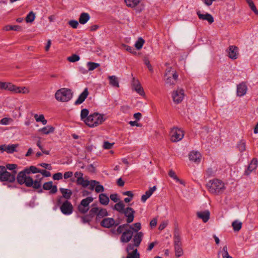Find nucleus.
<instances>
[{
  "instance_id": "obj_58",
  "label": "nucleus",
  "mask_w": 258,
  "mask_h": 258,
  "mask_svg": "<svg viewBox=\"0 0 258 258\" xmlns=\"http://www.w3.org/2000/svg\"><path fill=\"white\" fill-rule=\"evenodd\" d=\"M39 173H41L43 178L44 177H49L51 175L50 172L45 170H40Z\"/></svg>"
},
{
  "instance_id": "obj_52",
  "label": "nucleus",
  "mask_w": 258,
  "mask_h": 258,
  "mask_svg": "<svg viewBox=\"0 0 258 258\" xmlns=\"http://www.w3.org/2000/svg\"><path fill=\"white\" fill-rule=\"evenodd\" d=\"M114 145V143H111L108 141H105L103 143V147L105 149H111Z\"/></svg>"
},
{
  "instance_id": "obj_31",
  "label": "nucleus",
  "mask_w": 258,
  "mask_h": 258,
  "mask_svg": "<svg viewBox=\"0 0 258 258\" xmlns=\"http://www.w3.org/2000/svg\"><path fill=\"white\" fill-rule=\"evenodd\" d=\"M59 190L62 195V197L67 200L71 198L72 192L70 189L64 188H60Z\"/></svg>"
},
{
  "instance_id": "obj_6",
  "label": "nucleus",
  "mask_w": 258,
  "mask_h": 258,
  "mask_svg": "<svg viewBox=\"0 0 258 258\" xmlns=\"http://www.w3.org/2000/svg\"><path fill=\"white\" fill-rule=\"evenodd\" d=\"M165 77L166 85L172 86L175 84L178 76L176 71L170 68L167 70Z\"/></svg>"
},
{
  "instance_id": "obj_64",
  "label": "nucleus",
  "mask_w": 258,
  "mask_h": 258,
  "mask_svg": "<svg viewBox=\"0 0 258 258\" xmlns=\"http://www.w3.org/2000/svg\"><path fill=\"white\" fill-rule=\"evenodd\" d=\"M40 165L41 167L45 168L46 169H47L48 170H51L52 169V167H51V166L50 164H48L45 163H41L40 164Z\"/></svg>"
},
{
  "instance_id": "obj_21",
  "label": "nucleus",
  "mask_w": 258,
  "mask_h": 258,
  "mask_svg": "<svg viewBox=\"0 0 258 258\" xmlns=\"http://www.w3.org/2000/svg\"><path fill=\"white\" fill-rule=\"evenodd\" d=\"M247 88L244 83H241L237 86V95L238 96H244L247 92Z\"/></svg>"
},
{
  "instance_id": "obj_35",
  "label": "nucleus",
  "mask_w": 258,
  "mask_h": 258,
  "mask_svg": "<svg viewBox=\"0 0 258 258\" xmlns=\"http://www.w3.org/2000/svg\"><path fill=\"white\" fill-rule=\"evenodd\" d=\"M232 227L234 231H239L242 227V223L237 220H234L232 223Z\"/></svg>"
},
{
  "instance_id": "obj_4",
  "label": "nucleus",
  "mask_w": 258,
  "mask_h": 258,
  "mask_svg": "<svg viewBox=\"0 0 258 258\" xmlns=\"http://www.w3.org/2000/svg\"><path fill=\"white\" fill-rule=\"evenodd\" d=\"M104 120L103 115L94 113L89 115L85 120V124L90 127H94L101 124Z\"/></svg>"
},
{
  "instance_id": "obj_10",
  "label": "nucleus",
  "mask_w": 258,
  "mask_h": 258,
  "mask_svg": "<svg viewBox=\"0 0 258 258\" xmlns=\"http://www.w3.org/2000/svg\"><path fill=\"white\" fill-rule=\"evenodd\" d=\"M60 210L63 214L70 215L73 213V207L70 202L66 200L60 206Z\"/></svg>"
},
{
  "instance_id": "obj_37",
  "label": "nucleus",
  "mask_w": 258,
  "mask_h": 258,
  "mask_svg": "<svg viewBox=\"0 0 258 258\" xmlns=\"http://www.w3.org/2000/svg\"><path fill=\"white\" fill-rule=\"evenodd\" d=\"M127 7L134 8L137 6L140 2V0H124Z\"/></svg>"
},
{
  "instance_id": "obj_50",
  "label": "nucleus",
  "mask_w": 258,
  "mask_h": 258,
  "mask_svg": "<svg viewBox=\"0 0 258 258\" xmlns=\"http://www.w3.org/2000/svg\"><path fill=\"white\" fill-rule=\"evenodd\" d=\"M122 47L125 49L127 51L130 52L131 53H136V51H135L134 49L128 45H125V44H122Z\"/></svg>"
},
{
  "instance_id": "obj_60",
  "label": "nucleus",
  "mask_w": 258,
  "mask_h": 258,
  "mask_svg": "<svg viewBox=\"0 0 258 258\" xmlns=\"http://www.w3.org/2000/svg\"><path fill=\"white\" fill-rule=\"evenodd\" d=\"M169 175L175 180H178V177L176 176L175 173L173 170H170L169 172Z\"/></svg>"
},
{
  "instance_id": "obj_34",
  "label": "nucleus",
  "mask_w": 258,
  "mask_h": 258,
  "mask_svg": "<svg viewBox=\"0 0 258 258\" xmlns=\"http://www.w3.org/2000/svg\"><path fill=\"white\" fill-rule=\"evenodd\" d=\"M127 224H124L119 226L116 230H114L113 231V233L115 234L118 235L120 234H122V232L126 229L127 227Z\"/></svg>"
},
{
  "instance_id": "obj_47",
  "label": "nucleus",
  "mask_w": 258,
  "mask_h": 258,
  "mask_svg": "<svg viewBox=\"0 0 258 258\" xmlns=\"http://www.w3.org/2000/svg\"><path fill=\"white\" fill-rule=\"evenodd\" d=\"M13 121L12 118L10 117H5L0 120V124L8 125Z\"/></svg>"
},
{
  "instance_id": "obj_36",
  "label": "nucleus",
  "mask_w": 258,
  "mask_h": 258,
  "mask_svg": "<svg viewBox=\"0 0 258 258\" xmlns=\"http://www.w3.org/2000/svg\"><path fill=\"white\" fill-rule=\"evenodd\" d=\"M18 146L17 144L6 145V152L8 153H13L16 151Z\"/></svg>"
},
{
  "instance_id": "obj_30",
  "label": "nucleus",
  "mask_w": 258,
  "mask_h": 258,
  "mask_svg": "<svg viewBox=\"0 0 258 258\" xmlns=\"http://www.w3.org/2000/svg\"><path fill=\"white\" fill-rule=\"evenodd\" d=\"M125 206L122 202H119L118 203L115 204L113 209L117 211L119 213L123 214L124 212L125 208H124Z\"/></svg>"
},
{
  "instance_id": "obj_2",
  "label": "nucleus",
  "mask_w": 258,
  "mask_h": 258,
  "mask_svg": "<svg viewBox=\"0 0 258 258\" xmlns=\"http://www.w3.org/2000/svg\"><path fill=\"white\" fill-rule=\"evenodd\" d=\"M207 187L210 192L214 195L223 193L225 189L224 183L221 180L214 179L207 183Z\"/></svg>"
},
{
  "instance_id": "obj_11",
  "label": "nucleus",
  "mask_w": 258,
  "mask_h": 258,
  "mask_svg": "<svg viewBox=\"0 0 258 258\" xmlns=\"http://www.w3.org/2000/svg\"><path fill=\"white\" fill-rule=\"evenodd\" d=\"M135 244H128L126 247L127 256L126 258H140V253L138 249L135 248Z\"/></svg>"
},
{
  "instance_id": "obj_53",
  "label": "nucleus",
  "mask_w": 258,
  "mask_h": 258,
  "mask_svg": "<svg viewBox=\"0 0 258 258\" xmlns=\"http://www.w3.org/2000/svg\"><path fill=\"white\" fill-rule=\"evenodd\" d=\"M89 182H90V183L89 185H90L89 188L91 190H93L95 188L97 183H99L98 181H97L96 180H90V181H89Z\"/></svg>"
},
{
  "instance_id": "obj_40",
  "label": "nucleus",
  "mask_w": 258,
  "mask_h": 258,
  "mask_svg": "<svg viewBox=\"0 0 258 258\" xmlns=\"http://www.w3.org/2000/svg\"><path fill=\"white\" fill-rule=\"evenodd\" d=\"M77 183L78 184L81 185L84 187H86L89 185L90 182L88 180H85L83 177L82 178L77 179Z\"/></svg>"
},
{
  "instance_id": "obj_48",
  "label": "nucleus",
  "mask_w": 258,
  "mask_h": 258,
  "mask_svg": "<svg viewBox=\"0 0 258 258\" xmlns=\"http://www.w3.org/2000/svg\"><path fill=\"white\" fill-rule=\"evenodd\" d=\"M130 228L133 231L138 232L141 229V224L139 222L136 223L130 226Z\"/></svg>"
},
{
  "instance_id": "obj_51",
  "label": "nucleus",
  "mask_w": 258,
  "mask_h": 258,
  "mask_svg": "<svg viewBox=\"0 0 258 258\" xmlns=\"http://www.w3.org/2000/svg\"><path fill=\"white\" fill-rule=\"evenodd\" d=\"M69 24L73 28L76 29L79 25V22L77 20H72L69 22Z\"/></svg>"
},
{
  "instance_id": "obj_3",
  "label": "nucleus",
  "mask_w": 258,
  "mask_h": 258,
  "mask_svg": "<svg viewBox=\"0 0 258 258\" xmlns=\"http://www.w3.org/2000/svg\"><path fill=\"white\" fill-rule=\"evenodd\" d=\"M0 89L8 90L14 93L28 94L30 92L29 89L27 87H18L10 82L1 81Z\"/></svg>"
},
{
  "instance_id": "obj_32",
  "label": "nucleus",
  "mask_w": 258,
  "mask_h": 258,
  "mask_svg": "<svg viewBox=\"0 0 258 258\" xmlns=\"http://www.w3.org/2000/svg\"><path fill=\"white\" fill-rule=\"evenodd\" d=\"M109 80V84L113 87H119V83L117 78L115 76H109L108 77Z\"/></svg>"
},
{
  "instance_id": "obj_62",
  "label": "nucleus",
  "mask_w": 258,
  "mask_h": 258,
  "mask_svg": "<svg viewBox=\"0 0 258 258\" xmlns=\"http://www.w3.org/2000/svg\"><path fill=\"white\" fill-rule=\"evenodd\" d=\"M144 62H145V64L147 66V67H148V69L149 70V71L152 72L153 71V68H152L151 64H150L149 59H145Z\"/></svg>"
},
{
  "instance_id": "obj_49",
  "label": "nucleus",
  "mask_w": 258,
  "mask_h": 258,
  "mask_svg": "<svg viewBox=\"0 0 258 258\" xmlns=\"http://www.w3.org/2000/svg\"><path fill=\"white\" fill-rule=\"evenodd\" d=\"M80 59V57L78 55H77V54H73L72 55L69 56L68 57V60L70 61V62H76V61H77L78 60H79Z\"/></svg>"
},
{
  "instance_id": "obj_7",
  "label": "nucleus",
  "mask_w": 258,
  "mask_h": 258,
  "mask_svg": "<svg viewBox=\"0 0 258 258\" xmlns=\"http://www.w3.org/2000/svg\"><path fill=\"white\" fill-rule=\"evenodd\" d=\"M174 247L176 256L177 257L181 256L183 254V251L182 248L181 237L177 232L174 235Z\"/></svg>"
},
{
  "instance_id": "obj_20",
  "label": "nucleus",
  "mask_w": 258,
  "mask_h": 258,
  "mask_svg": "<svg viewBox=\"0 0 258 258\" xmlns=\"http://www.w3.org/2000/svg\"><path fill=\"white\" fill-rule=\"evenodd\" d=\"M101 225L105 228H110L115 224V220L112 218H105L100 223Z\"/></svg>"
},
{
  "instance_id": "obj_33",
  "label": "nucleus",
  "mask_w": 258,
  "mask_h": 258,
  "mask_svg": "<svg viewBox=\"0 0 258 258\" xmlns=\"http://www.w3.org/2000/svg\"><path fill=\"white\" fill-rule=\"evenodd\" d=\"M99 200L101 204L107 205L109 202V198L104 194H101L99 196Z\"/></svg>"
},
{
  "instance_id": "obj_56",
  "label": "nucleus",
  "mask_w": 258,
  "mask_h": 258,
  "mask_svg": "<svg viewBox=\"0 0 258 258\" xmlns=\"http://www.w3.org/2000/svg\"><path fill=\"white\" fill-rule=\"evenodd\" d=\"M62 178V174L60 172H57L56 173H55L53 175V179L54 180H60Z\"/></svg>"
},
{
  "instance_id": "obj_42",
  "label": "nucleus",
  "mask_w": 258,
  "mask_h": 258,
  "mask_svg": "<svg viewBox=\"0 0 258 258\" xmlns=\"http://www.w3.org/2000/svg\"><path fill=\"white\" fill-rule=\"evenodd\" d=\"M144 43L145 40L142 38L140 37L136 42L135 44V46L137 49L140 50L142 48Z\"/></svg>"
},
{
  "instance_id": "obj_61",
  "label": "nucleus",
  "mask_w": 258,
  "mask_h": 258,
  "mask_svg": "<svg viewBox=\"0 0 258 258\" xmlns=\"http://www.w3.org/2000/svg\"><path fill=\"white\" fill-rule=\"evenodd\" d=\"M110 199L115 203L117 202L119 200L118 198V195L117 194H111L110 196Z\"/></svg>"
},
{
  "instance_id": "obj_28",
  "label": "nucleus",
  "mask_w": 258,
  "mask_h": 258,
  "mask_svg": "<svg viewBox=\"0 0 258 258\" xmlns=\"http://www.w3.org/2000/svg\"><path fill=\"white\" fill-rule=\"evenodd\" d=\"M156 189V186H154L152 187H151L148 190H147L145 194L143 195L142 196L141 200L143 202L145 203L147 200L149 198L151 195L153 194L154 191Z\"/></svg>"
},
{
  "instance_id": "obj_8",
  "label": "nucleus",
  "mask_w": 258,
  "mask_h": 258,
  "mask_svg": "<svg viewBox=\"0 0 258 258\" xmlns=\"http://www.w3.org/2000/svg\"><path fill=\"white\" fill-rule=\"evenodd\" d=\"M93 201V198L91 197H87L83 199L80 204L78 206L79 212L82 214L87 213L90 208L89 205Z\"/></svg>"
},
{
  "instance_id": "obj_57",
  "label": "nucleus",
  "mask_w": 258,
  "mask_h": 258,
  "mask_svg": "<svg viewBox=\"0 0 258 258\" xmlns=\"http://www.w3.org/2000/svg\"><path fill=\"white\" fill-rule=\"evenodd\" d=\"M34 116L37 122H41L45 118L43 114L38 115L35 114Z\"/></svg>"
},
{
  "instance_id": "obj_26",
  "label": "nucleus",
  "mask_w": 258,
  "mask_h": 258,
  "mask_svg": "<svg viewBox=\"0 0 258 258\" xmlns=\"http://www.w3.org/2000/svg\"><path fill=\"white\" fill-rule=\"evenodd\" d=\"M143 237V233L142 232H137L134 236L133 241L136 247L140 245Z\"/></svg>"
},
{
  "instance_id": "obj_27",
  "label": "nucleus",
  "mask_w": 258,
  "mask_h": 258,
  "mask_svg": "<svg viewBox=\"0 0 258 258\" xmlns=\"http://www.w3.org/2000/svg\"><path fill=\"white\" fill-rule=\"evenodd\" d=\"M55 131V128L51 125H47L44 126L41 128L39 129L38 131L39 132L42 133L44 135H49L50 134H52L54 133Z\"/></svg>"
},
{
  "instance_id": "obj_45",
  "label": "nucleus",
  "mask_w": 258,
  "mask_h": 258,
  "mask_svg": "<svg viewBox=\"0 0 258 258\" xmlns=\"http://www.w3.org/2000/svg\"><path fill=\"white\" fill-rule=\"evenodd\" d=\"M89 111L87 109H83L81 111V119L85 123V120L89 116Z\"/></svg>"
},
{
  "instance_id": "obj_13",
  "label": "nucleus",
  "mask_w": 258,
  "mask_h": 258,
  "mask_svg": "<svg viewBox=\"0 0 258 258\" xmlns=\"http://www.w3.org/2000/svg\"><path fill=\"white\" fill-rule=\"evenodd\" d=\"M133 236V231L130 229H126L122 232V234L121 235L120 240L122 243H127L132 238Z\"/></svg>"
},
{
  "instance_id": "obj_1",
  "label": "nucleus",
  "mask_w": 258,
  "mask_h": 258,
  "mask_svg": "<svg viewBox=\"0 0 258 258\" xmlns=\"http://www.w3.org/2000/svg\"><path fill=\"white\" fill-rule=\"evenodd\" d=\"M29 175V174L25 171V169L20 172L17 177L18 182L21 185L25 184L27 187L39 189L41 186V183L38 180L34 181Z\"/></svg>"
},
{
  "instance_id": "obj_12",
  "label": "nucleus",
  "mask_w": 258,
  "mask_h": 258,
  "mask_svg": "<svg viewBox=\"0 0 258 258\" xmlns=\"http://www.w3.org/2000/svg\"><path fill=\"white\" fill-rule=\"evenodd\" d=\"M16 174V171H14L12 173H11L7 171H6L5 172L1 177H0V181H7L8 182H13L15 181L16 178L15 175Z\"/></svg>"
},
{
  "instance_id": "obj_22",
  "label": "nucleus",
  "mask_w": 258,
  "mask_h": 258,
  "mask_svg": "<svg viewBox=\"0 0 258 258\" xmlns=\"http://www.w3.org/2000/svg\"><path fill=\"white\" fill-rule=\"evenodd\" d=\"M210 212L208 210L200 211L197 213L198 217L203 220L204 223L207 222L210 218Z\"/></svg>"
},
{
  "instance_id": "obj_15",
  "label": "nucleus",
  "mask_w": 258,
  "mask_h": 258,
  "mask_svg": "<svg viewBox=\"0 0 258 258\" xmlns=\"http://www.w3.org/2000/svg\"><path fill=\"white\" fill-rule=\"evenodd\" d=\"M184 96L183 90L182 89H178L174 91L172 93V98L174 102L176 103L181 102Z\"/></svg>"
},
{
  "instance_id": "obj_38",
  "label": "nucleus",
  "mask_w": 258,
  "mask_h": 258,
  "mask_svg": "<svg viewBox=\"0 0 258 258\" xmlns=\"http://www.w3.org/2000/svg\"><path fill=\"white\" fill-rule=\"evenodd\" d=\"M21 29V27L18 25H6L4 27L3 30L7 31L10 30L20 31Z\"/></svg>"
},
{
  "instance_id": "obj_59",
  "label": "nucleus",
  "mask_w": 258,
  "mask_h": 258,
  "mask_svg": "<svg viewBox=\"0 0 258 258\" xmlns=\"http://www.w3.org/2000/svg\"><path fill=\"white\" fill-rule=\"evenodd\" d=\"M6 167L10 170L15 171L14 170L17 167V165L15 164H8Z\"/></svg>"
},
{
  "instance_id": "obj_16",
  "label": "nucleus",
  "mask_w": 258,
  "mask_h": 258,
  "mask_svg": "<svg viewBox=\"0 0 258 258\" xmlns=\"http://www.w3.org/2000/svg\"><path fill=\"white\" fill-rule=\"evenodd\" d=\"M132 86L134 89L140 95L143 96L145 95V92L143 87L138 79L135 78H133L132 82Z\"/></svg>"
},
{
  "instance_id": "obj_5",
  "label": "nucleus",
  "mask_w": 258,
  "mask_h": 258,
  "mask_svg": "<svg viewBox=\"0 0 258 258\" xmlns=\"http://www.w3.org/2000/svg\"><path fill=\"white\" fill-rule=\"evenodd\" d=\"M72 93L69 89L61 88L57 90L55 94V99L60 102H67L71 99Z\"/></svg>"
},
{
  "instance_id": "obj_14",
  "label": "nucleus",
  "mask_w": 258,
  "mask_h": 258,
  "mask_svg": "<svg viewBox=\"0 0 258 258\" xmlns=\"http://www.w3.org/2000/svg\"><path fill=\"white\" fill-rule=\"evenodd\" d=\"M135 211L133 210V208L130 207L125 208V210L123 214L126 218V221L127 223H131L134 221L135 218Z\"/></svg>"
},
{
  "instance_id": "obj_63",
  "label": "nucleus",
  "mask_w": 258,
  "mask_h": 258,
  "mask_svg": "<svg viewBox=\"0 0 258 258\" xmlns=\"http://www.w3.org/2000/svg\"><path fill=\"white\" fill-rule=\"evenodd\" d=\"M73 175V173L72 171L66 172L64 173L63 177L64 179H68L71 177Z\"/></svg>"
},
{
  "instance_id": "obj_24",
  "label": "nucleus",
  "mask_w": 258,
  "mask_h": 258,
  "mask_svg": "<svg viewBox=\"0 0 258 258\" xmlns=\"http://www.w3.org/2000/svg\"><path fill=\"white\" fill-rule=\"evenodd\" d=\"M197 15L199 18V19L207 21L209 23L212 24L214 22V18L213 16L208 13H206L205 14H202L201 13L200 11L197 12Z\"/></svg>"
},
{
  "instance_id": "obj_29",
  "label": "nucleus",
  "mask_w": 258,
  "mask_h": 258,
  "mask_svg": "<svg viewBox=\"0 0 258 258\" xmlns=\"http://www.w3.org/2000/svg\"><path fill=\"white\" fill-rule=\"evenodd\" d=\"M90 18V17L88 13H82L79 17V22L82 25L85 24L89 20Z\"/></svg>"
},
{
  "instance_id": "obj_19",
  "label": "nucleus",
  "mask_w": 258,
  "mask_h": 258,
  "mask_svg": "<svg viewBox=\"0 0 258 258\" xmlns=\"http://www.w3.org/2000/svg\"><path fill=\"white\" fill-rule=\"evenodd\" d=\"M43 188L45 190H50V193L55 194L57 191V188L56 185H53L52 181L45 182L43 185Z\"/></svg>"
},
{
  "instance_id": "obj_55",
  "label": "nucleus",
  "mask_w": 258,
  "mask_h": 258,
  "mask_svg": "<svg viewBox=\"0 0 258 258\" xmlns=\"http://www.w3.org/2000/svg\"><path fill=\"white\" fill-rule=\"evenodd\" d=\"M206 175L207 177H210L214 175V171L212 168H208L206 171Z\"/></svg>"
},
{
  "instance_id": "obj_18",
  "label": "nucleus",
  "mask_w": 258,
  "mask_h": 258,
  "mask_svg": "<svg viewBox=\"0 0 258 258\" xmlns=\"http://www.w3.org/2000/svg\"><path fill=\"white\" fill-rule=\"evenodd\" d=\"M238 48L235 46L231 45L228 47L227 53L229 58L232 59H235L238 56Z\"/></svg>"
},
{
  "instance_id": "obj_25",
  "label": "nucleus",
  "mask_w": 258,
  "mask_h": 258,
  "mask_svg": "<svg viewBox=\"0 0 258 258\" xmlns=\"http://www.w3.org/2000/svg\"><path fill=\"white\" fill-rule=\"evenodd\" d=\"M88 95V89L85 88L83 92L79 95L78 98L75 102V105H79L82 103Z\"/></svg>"
},
{
  "instance_id": "obj_43",
  "label": "nucleus",
  "mask_w": 258,
  "mask_h": 258,
  "mask_svg": "<svg viewBox=\"0 0 258 258\" xmlns=\"http://www.w3.org/2000/svg\"><path fill=\"white\" fill-rule=\"evenodd\" d=\"M99 66L100 64L96 62L89 61L87 63V67L89 71H93L99 67Z\"/></svg>"
},
{
  "instance_id": "obj_46",
  "label": "nucleus",
  "mask_w": 258,
  "mask_h": 258,
  "mask_svg": "<svg viewBox=\"0 0 258 258\" xmlns=\"http://www.w3.org/2000/svg\"><path fill=\"white\" fill-rule=\"evenodd\" d=\"M108 212L105 209H100L99 212L97 214V217L98 218H103L108 216Z\"/></svg>"
},
{
  "instance_id": "obj_54",
  "label": "nucleus",
  "mask_w": 258,
  "mask_h": 258,
  "mask_svg": "<svg viewBox=\"0 0 258 258\" xmlns=\"http://www.w3.org/2000/svg\"><path fill=\"white\" fill-rule=\"evenodd\" d=\"M104 187L99 183H97L95 188V190L97 193H99L104 191Z\"/></svg>"
},
{
  "instance_id": "obj_39",
  "label": "nucleus",
  "mask_w": 258,
  "mask_h": 258,
  "mask_svg": "<svg viewBox=\"0 0 258 258\" xmlns=\"http://www.w3.org/2000/svg\"><path fill=\"white\" fill-rule=\"evenodd\" d=\"M25 171L28 173L29 174L30 173H39L40 171V169H38L36 167L34 166H31L29 168H26Z\"/></svg>"
},
{
  "instance_id": "obj_23",
  "label": "nucleus",
  "mask_w": 258,
  "mask_h": 258,
  "mask_svg": "<svg viewBox=\"0 0 258 258\" xmlns=\"http://www.w3.org/2000/svg\"><path fill=\"white\" fill-rule=\"evenodd\" d=\"M189 159L190 161L199 163L201 161V155L197 151H192L189 154Z\"/></svg>"
},
{
  "instance_id": "obj_9",
  "label": "nucleus",
  "mask_w": 258,
  "mask_h": 258,
  "mask_svg": "<svg viewBox=\"0 0 258 258\" xmlns=\"http://www.w3.org/2000/svg\"><path fill=\"white\" fill-rule=\"evenodd\" d=\"M171 140L173 142H177L181 140L184 137L183 131L180 128L173 127L170 132Z\"/></svg>"
},
{
  "instance_id": "obj_44",
  "label": "nucleus",
  "mask_w": 258,
  "mask_h": 258,
  "mask_svg": "<svg viewBox=\"0 0 258 258\" xmlns=\"http://www.w3.org/2000/svg\"><path fill=\"white\" fill-rule=\"evenodd\" d=\"M35 19V14L32 11L30 12L26 17V21L27 23L33 22Z\"/></svg>"
},
{
  "instance_id": "obj_41",
  "label": "nucleus",
  "mask_w": 258,
  "mask_h": 258,
  "mask_svg": "<svg viewBox=\"0 0 258 258\" xmlns=\"http://www.w3.org/2000/svg\"><path fill=\"white\" fill-rule=\"evenodd\" d=\"M237 148L240 152H243L246 149V142L244 140L240 141L237 144Z\"/></svg>"
},
{
  "instance_id": "obj_17",
  "label": "nucleus",
  "mask_w": 258,
  "mask_h": 258,
  "mask_svg": "<svg viewBox=\"0 0 258 258\" xmlns=\"http://www.w3.org/2000/svg\"><path fill=\"white\" fill-rule=\"evenodd\" d=\"M257 160L255 158L252 159L247 168L245 169L244 171V175L246 176L249 175L253 171L256 169L257 167Z\"/></svg>"
}]
</instances>
